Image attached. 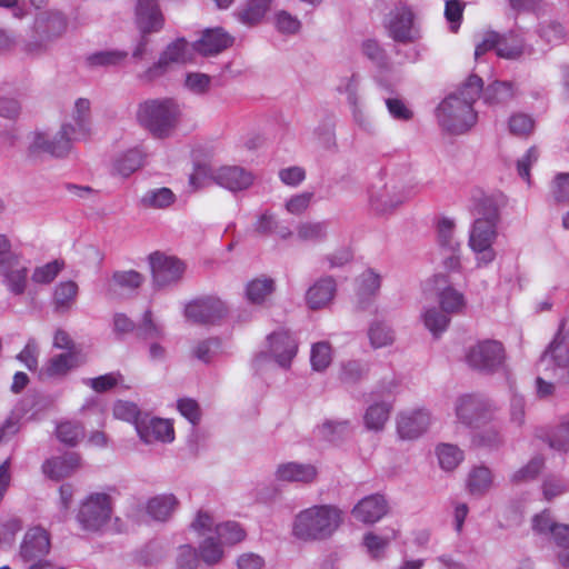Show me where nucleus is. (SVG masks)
I'll return each mask as SVG.
<instances>
[{
	"label": "nucleus",
	"instance_id": "nucleus-17",
	"mask_svg": "<svg viewBox=\"0 0 569 569\" xmlns=\"http://www.w3.org/2000/svg\"><path fill=\"white\" fill-rule=\"evenodd\" d=\"M430 421V413L425 409L401 412L397 418V432L403 440H413L427 431Z\"/></svg>",
	"mask_w": 569,
	"mask_h": 569
},
{
	"label": "nucleus",
	"instance_id": "nucleus-42",
	"mask_svg": "<svg viewBox=\"0 0 569 569\" xmlns=\"http://www.w3.org/2000/svg\"><path fill=\"white\" fill-rule=\"evenodd\" d=\"M271 0H251L244 8L237 12L239 21L244 24H256L266 14Z\"/></svg>",
	"mask_w": 569,
	"mask_h": 569
},
{
	"label": "nucleus",
	"instance_id": "nucleus-64",
	"mask_svg": "<svg viewBox=\"0 0 569 569\" xmlns=\"http://www.w3.org/2000/svg\"><path fill=\"white\" fill-rule=\"evenodd\" d=\"M552 196L557 203L569 206V173H558L552 181Z\"/></svg>",
	"mask_w": 569,
	"mask_h": 569
},
{
	"label": "nucleus",
	"instance_id": "nucleus-51",
	"mask_svg": "<svg viewBox=\"0 0 569 569\" xmlns=\"http://www.w3.org/2000/svg\"><path fill=\"white\" fill-rule=\"evenodd\" d=\"M142 166V154L139 150L132 149L121 156L114 162V170L122 177H129Z\"/></svg>",
	"mask_w": 569,
	"mask_h": 569
},
{
	"label": "nucleus",
	"instance_id": "nucleus-53",
	"mask_svg": "<svg viewBox=\"0 0 569 569\" xmlns=\"http://www.w3.org/2000/svg\"><path fill=\"white\" fill-rule=\"evenodd\" d=\"M440 467L447 471L453 470L463 459L462 451L453 445H440L437 448Z\"/></svg>",
	"mask_w": 569,
	"mask_h": 569
},
{
	"label": "nucleus",
	"instance_id": "nucleus-36",
	"mask_svg": "<svg viewBox=\"0 0 569 569\" xmlns=\"http://www.w3.org/2000/svg\"><path fill=\"white\" fill-rule=\"evenodd\" d=\"M438 301L440 309L449 316L461 313L467 303L463 293L455 289L452 286H447L439 291Z\"/></svg>",
	"mask_w": 569,
	"mask_h": 569
},
{
	"label": "nucleus",
	"instance_id": "nucleus-30",
	"mask_svg": "<svg viewBox=\"0 0 569 569\" xmlns=\"http://www.w3.org/2000/svg\"><path fill=\"white\" fill-rule=\"evenodd\" d=\"M178 505V499L173 495H160L148 501L147 512L153 520L167 521Z\"/></svg>",
	"mask_w": 569,
	"mask_h": 569
},
{
	"label": "nucleus",
	"instance_id": "nucleus-2",
	"mask_svg": "<svg viewBox=\"0 0 569 569\" xmlns=\"http://www.w3.org/2000/svg\"><path fill=\"white\" fill-rule=\"evenodd\" d=\"M181 107L172 98L149 99L137 110L138 122L157 138H167L177 128Z\"/></svg>",
	"mask_w": 569,
	"mask_h": 569
},
{
	"label": "nucleus",
	"instance_id": "nucleus-20",
	"mask_svg": "<svg viewBox=\"0 0 569 569\" xmlns=\"http://www.w3.org/2000/svg\"><path fill=\"white\" fill-rule=\"evenodd\" d=\"M388 501L379 493L369 495L358 501L351 510L353 518L365 525L378 522L388 513Z\"/></svg>",
	"mask_w": 569,
	"mask_h": 569
},
{
	"label": "nucleus",
	"instance_id": "nucleus-35",
	"mask_svg": "<svg viewBox=\"0 0 569 569\" xmlns=\"http://www.w3.org/2000/svg\"><path fill=\"white\" fill-rule=\"evenodd\" d=\"M329 222L323 221H303L296 227L297 238L303 242H322L328 236Z\"/></svg>",
	"mask_w": 569,
	"mask_h": 569
},
{
	"label": "nucleus",
	"instance_id": "nucleus-52",
	"mask_svg": "<svg viewBox=\"0 0 569 569\" xmlns=\"http://www.w3.org/2000/svg\"><path fill=\"white\" fill-rule=\"evenodd\" d=\"M174 201V194L169 188L152 189L144 193L141 202L149 208H167Z\"/></svg>",
	"mask_w": 569,
	"mask_h": 569
},
{
	"label": "nucleus",
	"instance_id": "nucleus-62",
	"mask_svg": "<svg viewBox=\"0 0 569 569\" xmlns=\"http://www.w3.org/2000/svg\"><path fill=\"white\" fill-rule=\"evenodd\" d=\"M367 373L366 367L356 360H349L341 365L339 379L342 383L355 385L359 382Z\"/></svg>",
	"mask_w": 569,
	"mask_h": 569
},
{
	"label": "nucleus",
	"instance_id": "nucleus-59",
	"mask_svg": "<svg viewBox=\"0 0 569 569\" xmlns=\"http://www.w3.org/2000/svg\"><path fill=\"white\" fill-rule=\"evenodd\" d=\"M64 262L53 260L43 266L37 267L32 273V281L36 283L48 284L52 282L59 272L63 269Z\"/></svg>",
	"mask_w": 569,
	"mask_h": 569
},
{
	"label": "nucleus",
	"instance_id": "nucleus-37",
	"mask_svg": "<svg viewBox=\"0 0 569 569\" xmlns=\"http://www.w3.org/2000/svg\"><path fill=\"white\" fill-rule=\"evenodd\" d=\"M492 485V475L487 467H475L467 480V488L471 495L482 496Z\"/></svg>",
	"mask_w": 569,
	"mask_h": 569
},
{
	"label": "nucleus",
	"instance_id": "nucleus-13",
	"mask_svg": "<svg viewBox=\"0 0 569 569\" xmlns=\"http://www.w3.org/2000/svg\"><path fill=\"white\" fill-rule=\"evenodd\" d=\"M228 315V307L218 297L208 296L188 303L184 316L199 325H214Z\"/></svg>",
	"mask_w": 569,
	"mask_h": 569
},
{
	"label": "nucleus",
	"instance_id": "nucleus-16",
	"mask_svg": "<svg viewBox=\"0 0 569 569\" xmlns=\"http://www.w3.org/2000/svg\"><path fill=\"white\" fill-rule=\"evenodd\" d=\"M83 363L78 350H69L52 356L39 372L40 379H63Z\"/></svg>",
	"mask_w": 569,
	"mask_h": 569
},
{
	"label": "nucleus",
	"instance_id": "nucleus-48",
	"mask_svg": "<svg viewBox=\"0 0 569 569\" xmlns=\"http://www.w3.org/2000/svg\"><path fill=\"white\" fill-rule=\"evenodd\" d=\"M319 433L327 441L338 443L350 436L351 428L348 421H328L319 428Z\"/></svg>",
	"mask_w": 569,
	"mask_h": 569
},
{
	"label": "nucleus",
	"instance_id": "nucleus-23",
	"mask_svg": "<svg viewBox=\"0 0 569 569\" xmlns=\"http://www.w3.org/2000/svg\"><path fill=\"white\" fill-rule=\"evenodd\" d=\"M29 269L20 261V256L12 259L11 262H6L0 268L2 276V283L7 290L14 296H22L26 292L28 284Z\"/></svg>",
	"mask_w": 569,
	"mask_h": 569
},
{
	"label": "nucleus",
	"instance_id": "nucleus-41",
	"mask_svg": "<svg viewBox=\"0 0 569 569\" xmlns=\"http://www.w3.org/2000/svg\"><path fill=\"white\" fill-rule=\"evenodd\" d=\"M127 51L103 50L88 56L87 63L90 67H116L122 64L127 60Z\"/></svg>",
	"mask_w": 569,
	"mask_h": 569
},
{
	"label": "nucleus",
	"instance_id": "nucleus-39",
	"mask_svg": "<svg viewBox=\"0 0 569 569\" xmlns=\"http://www.w3.org/2000/svg\"><path fill=\"white\" fill-rule=\"evenodd\" d=\"M274 291V281L271 278H257L251 280L246 288L247 299L251 303H262Z\"/></svg>",
	"mask_w": 569,
	"mask_h": 569
},
{
	"label": "nucleus",
	"instance_id": "nucleus-5",
	"mask_svg": "<svg viewBox=\"0 0 569 569\" xmlns=\"http://www.w3.org/2000/svg\"><path fill=\"white\" fill-rule=\"evenodd\" d=\"M33 38L26 42L23 50L29 54H41L67 30V19L60 12H42L34 20Z\"/></svg>",
	"mask_w": 569,
	"mask_h": 569
},
{
	"label": "nucleus",
	"instance_id": "nucleus-7",
	"mask_svg": "<svg viewBox=\"0 0 569 569\" xmlns=\"http://www.w3.org/2000/svg\"><path fill=\"white\" fill-rule=\"evenodd\" d=\"M112 515V498L104 492L89 495L80 505L77 520L87 531H99Z\"/></svg>",
	"mask_w": 569,
	"mask_h": 569
},
{
	"label": "nucleus",
	"instance_id": "nucleus-22",
	"mask_svg": "<svg viewBox=\"0 0 569 569\" xmlns=\"http://www.w3.org/2000/svg\"><path fill=\"white\" fill-rule=\"evenodd\" d=\"M136 24L143 34L162 29L163 17L157 0H138L136 6Z\"/></svg>",
	"mask_w": 569,
	"mask_h": 569
},
{
	"label": "nucleus",
	"instance_id": "nucleus-61",
	"mask_svg": "<svg viewBox=\"0 0 569 569\" xmlns=\"http://www.w3.org/2000/svg\"><path fill=\"white\" fill-rule=\"evenodd\" d=\"M331 347L328 342H317L311 348L310 362L316 371H323L331 363Z\"/></svg>",
	"mask_w": 569,
	"mask_h": 569
},
{
	"label": "nucleus",
	"instance_id": "nucleus-19",
	"mask_svg": "<svg viewBox=\"0 0 569 569\" xmlns=\"http://www.w3.org/2000/svg\"><path fill=\"white\" fill-rule=\"evenodd\" d=\"M210 178L218 186L232 192L249 188L253 182L251 172L238 166H223L210 173Z\"/></svg>",
	"mask_w": 569,
	"mask_h": 569
},
{
	"label": "nucleus",
	"instance_id": "nucleus-24",
	"mask_svg": "<svg viewBox=\"0 0 569 569\" xmlns=\"http://www.w3.org/2000/svg\"><path fill=\"white\" fill-rule=\"evenodd\" d=\"M232 42L233 38L222 28H216L206 30L193 47L202 56H213L229 48Z\"/></svg>",
	"mask_w": 569,
	"mask_h": 569
},
{
	"label": "nucleus",
	"instance_id": "nucleus-28",
	"mask_svg": "<svg viewBox=\"0 0 569 569\" xmlns=\"http://www.w3.org/2000/svg\"><path fill=\"white\" fill-rule=\"evenodd\" d=\"M317 476V469L310 463L287 462L278 467L276 477L281 481L311 482Z\"/></svg>",
	"mask_w": 569,
	"mask_h": 569
},
{
	"label": "nucleus",
	"instance_id": "nucleus-18",
	"mask_svg": "<svg viewBox=\"0 0 569 569\" xmlns=\"http://www.w3.org/2000/svg\"><path fill=\"white\" fill-rule=\"evenodd\" d=\"M136 430L144 443L171 442L174 439L173 426L169 420L161 418L146 416L137 421Z\"/></svg>",
	"mask_w": 569,
	"mask_h": 569
},
{
	"label": "nucleus",
	"instance_id": "nucleus-31",
	"mask_svg": "<svg viewBox=\"0 0 569 569\" xmlns=\"http://www.w3.org/2000/svg\"><path fill=\"white\" fill-rule=\"evenodd\" d=\"M143 280V276L136 270L116 271L108 290L112 296L124 291L131 292L137 290Z\"/></svg>",
	"mask_w": 569,
	"mask_h": 569
},
{
	"label": "nucleus",
	"instance_id": "nucleus-21",
	"mask_svg": "<svg viewBox=\"0 0 569 569\" xmlns=\"http://www.w3.org/2000/svg\"><path fill=\"white\" fill-rule=\"evenodd\" d=\"M270 353L282 368H289L298 351V343L288 331H278L268 336Z\"/></svg>",
	"mask_w": 569,
	"mask_h": 569
},
{
	"label": "nucleus",
	"instance_id": "nucleus-47",
	"mask_svg": "<svg viewBox=\"0 0 569 569\" xmlns=\"http://www.w3.org/2000/svg\"><path fill=\"white\" fill-rule=\"evenodd\" d=\"M380 276L372 270L365 271L359 278L358 296L360 298L359 308L365 310L367 305L363 300L367 296H373L380 289Z\"/></svg>",
	"mask_w": 569,
	"mask_h": 569
},
{
	"label": "nucleus",
	"instance_id": "nucleus-50",
	"mask_svg": "<svg viewBox=\"0 0 569 569\" xmlns=\"http://www.w3.org/2000/svg\"><path fill=\"white\" fill-rule=\"evenodd\" d=\"M476 220H485L491 224L497 226L499 221V210L495 200L487 196H481L477 199L475 206Z\"/></svg>",
	"mask_w": 569,
	"mask_h": 569
},
{
	"label": "nucleus",
	"instance_id": "nucleus-8",
	"mask_svg": "<svg viewBox=\"0 0 569 569\" xmlns=\"http://www.w3.org/2000/svg\"><path fill=\"white\" fill-rule=\"evenodd\" d=\"M496 408L482 396L463 395L455 405L457 420L468 428H479L492 420Z\"/></svg>",
	"mask_w": 569,
	"mask_h": 569
},
{
	"label": "nucleus",
	"instance_id": "nucleus-12",
	"mask_svg": "<svg viewBox=\"0 0 569 569\" xmlns=\"http://www.w3.org/2000/svg\"><path fill=\"white\" fill-rule=\"evenodd\" d=\"M71 124L64 123L60 131L52 138L46 133H34L33 140L28 148V157L37 159L41 153H49L52 157H64L71 148V142L77 141L70 131Z\"/></svg>",
	"mask_w": 569,
	"mask_h": 569
},
{
	"label": "nucleus",
	"instance_id": "nucleus-46",
	"mask_svg": "<svg viewBox=\"0 0 569 569\" xmlns=\"http://www.w3.org/2000/svg\"><path fill=\"white\" fill-rule=\"evenodd\" d=\"M368 337L373 348H383L390 346L395 340L393 330L381 321H375L368 329Z\"/></svg>",
	"mask_w": 569,
	"mask_h": 569
},
{
	"label": "nucleus",
	"instance_id": "nucleus-26",
	"mask_svg": "<svg viewBox=\"0 0 569 569\" xmlns=\"http://www.w3.org/2000/svg\"><path fill=\"white\" fill-rule=\"evenodd\" d=\"M336 281L332 277H323L311 286L306 293V301L310 309L317 310L326 307L335 297Z\"/></svg>",
	"mask_w": 569,
	"mask_h": 569
},
{
	"label": "nucleus",
	"instance_id": "nucleus-10",
	"mask_svg": "<svg viewBox=\"0 0 569 569\" xmlns=\"http://www.w3.org/2000/svg\"><path fill=\"white\" fill-rule=\"evenodd\" d=\"M467 363L481 372L492 373L502 367L505 348L497 340H483L470 347L466 353Z\"/></svg>",
	"mask_w": 569,
	"mask_h": 569
},
{
	"label": "nucleus",
	"instance_id": "nucleus-14",
	"mask_svg": "<svg viewBox=\"0 0 569 569\" xmlns=\"http://www.w3.org/2000/svg\"><path fill=\"white\" fill-rule=\"evenodd\" d=\"M153 283L158 288L177 283L184 272V264L176 257L156 251L149 256Z\"/></svg>",
	"mask_w": 569,
	"mask_h": 569
},
{
	"label": "nucleus",
	"instance_id": "nucleus-1",
	"mask_svg": "<svg viewBox=\"0 0 569 569\" xmlns=\"http://www.w3.org/2000/svg\"><path fill=\"white\" fill-rule=\"evenodd\" d=\"M342 522V512L331 505H319L301 510L292 523V535L302 541L328 539Z\"/></svg>",
	"mask_w": 569,
	"mask_h": 569
},
{
	"label": "nucleus",
	"instance_id": "nucleus-56",
	"mask_svg": "<svg viewBox=\"0 0 569 569\" xmlns=\"http://www.w3.org/2000/svg\"><path fill=\"white\" fill-rule=\"evenodd\" d=\"M545 459L541 456L533 457L526 466L517 470L511 476L512 483H522L533 480L542 470Z\"/></svg>",
	"mask_w": 569,
	"mask_h": 569
},
{
	"label": "nucleus",
	"instance_id": "nucleus-60",
	"mask_svg": "<svg viewBox=\"0 0 569 569\" xmlns=\"http://www.w3.org/2000/svg\"><path fill=\"white\" fill-rule=\"evenodd\" d=\"M546 441L549 447L561 451H569V422L563 421L557 428H555L550 433L546 436Z\"/></svg>",
	"mask_w": 569,
	"mask_h": 569
},
{
	"label": "nucleus",
	"instance_id": "nucleus-43",
	"mask_svg": "<svg viewBox=\"0 0 569 569\" xmlns=\"http://www.w3.org/2000/svg\"><path fill=\"white\" fill-rule=\"evenodd\" d=\"M397 537L396 530L391 529L385 536H378L373 532H368L363 537V546L367 548L371 558L378 559L383 556L386 548Z\"/></svg>",
	"mask_w": 569,
	"mask_h": 569
},
{
	"label": "nucleus",
	"instance_id": "nucleus-49",
	"mask_svg": "<svg viewBox=\"0 0 569 569\" xmlns=\"http://www.w3.org/2000/svg\"><path fill=\"white\" fill-rule=\"evenodd\" d=\"M482 89V79L477 74H470L456 93L461 98V102H466L472 108L480 97Z\"/></svg>",
	"mask_w": 569,
	"mask_h": 569
},
{
	"label": "nucleus",
	"instance_id": "nucleus-25",
	"mask_svg": "<svg viewBox=\"0 0 569 569\" xmlns=\"http://www.w3.org/2000/svg\"><path fill=\"white\" fill-rule=\"evenodd\" d=\"M569 359V329L565 331V320H561L555 339L540 359V365L565 363Z\"/></svg>",
	"mask_w": 569,
	"mask_h": 569
},
{
	"label": "nucleus",
	"instance_id": "nucleus-58",
	"mask_svg": "<svg viewBox=\"0 0 569 569\" xmlns=\"http://www.w3.org/2000/svg\"><path fill=\"white\" fill-rule=\"evenodd\" d=\"M538 34L547 43L558 44L565 39L566 31L560 22L548 20L539 24Z\"/></svg>",
	"mask_w": 569,
	"mask_h": 569
},
{
	"label": "nucleus",
	"instance_id": "nucleus-6",
	"mask_svg": "<svg viewBox=\"0 0 569 569\" xmlns=\"http://www.w3.org/2000/svg\"><path fill=\"white\" fill-rule=\"evenodd\" d=\"M194 47L186 39L179 38L169 43L161 52L157 62L139 74L142 82H152L164 76L171 66L186 64L193 60Z\"/></svg>",
	"mask_w": 569,
	"mask_h": 569
},
{
	"label": "nucleus",
	"instance_id": "nucleus-27",
	"mask_svg": "<svg viewBox=\"0 0 569 569\" xmlns=\"http://www.w3.org/2000/svg\"><path fill=\"white\" fill-rule=\"evenodd\" d=\"M80 466V457L76 452H68L60 457L48 459L43 466V472L51 479L60 480L69 477Z\"/></svg>",
	"mask_w": 569,
	"mask_h": 569
},
{
	"label": "nucleus",
	"instance_id": "nucleus-32",
	"mask_svg": "<svg viewBox=\"0 0 569 569\" xmlns=\"http://www.w3.org/2000/svg\"><path fill=\"white\" fill-rule=\"evenodd\" d=\"M78 284L72 281L58 283L53 291V305L57 312H67L74 305L78 297Z\"/></svg>",
	"mask_w": 569,
	"mask_h": 569
},
{
	"label": "nucleus",
	"instance_id": "nucleus-55",
	"mask_svg": "<svg viewBox=\"0 0 569 569\" xmlns=\"http://www.w3.org/2000/svg\"><path fill=\"white\" fill-rule=\"evenodd\" d=\"M138 338L144 340H157L164 337L163 328L152 319L151 310H146L141 323L137 327Z\"/></svg>",
	"mask_w": 569,
	"mask_h": 569
},
{
	"label": "nucleus",
	"instance_id": "nucleus-40",
	"mask_svg": "<svg viewBox=\"0 0 569 569\" xmlns=\"http://www.w3.org/2000/svg\"><path fill=\"white\" fill-rule=\"evenodd\" d=\"M426 328L438 338L445 332L450 323V316L441 309L431 307L422 315Z\"/></svg>",
	"mask_w": 569,
	"mask_h": 569
},
{
	"label": "nucleus",
	"instance_id": "nucleus-15",
	"mask_svg": "<svg viewBox=\"0 0 569 569\" xmlns=\"http://www.w3.org/2000/svg\"><path fill=\"white\" fill-rule=\"evenodd\" d=\"M390 37L401 43L415 42L419 39V30L413 23V13L407 7L395 9L388 22Z\"/></svg>",
	"mask_w": 569,
	"mask_h": 569
},
{
	"label": "nucleus",
	"instance_id": "nucleus-4",
	"mask_svg": "<svg viewBox=\"0 0 569 569\" xmlns=\"http://www.w3.org/2000/svg\"><path fill=\"white\" fill-rule=\"evenodd\" d=\"M437 119L445 131L461 134L476 123L477 113L457 93H451L439 104Z\"/></svg>",
	"mask_w": 569,
	"mask_h": 569
},
{
	"label": "nucleus",
	"instance_id": "nucleus-9",
	"mask_svg": "<svg viewBox=\"0 0 569 569\" xmlns=\"http://www.w3.org/2000/svg\"><path fill=\"white\" fill-rule=\"evenodd\" d=\"M50 551L49 533L41 527L30 528L21 542L20 557L30 563L28 569H52L50 561L43 559Z\"/></svg>",
	"mask_w": 569,
	"mask_h": 569
},
{
	"label": "nucleus",
	"instance_id": "nucleus-3",
	"mask_svg": "<svg viewBox=\"0 0 569 569\" xmlns=\"http://www.w3.org/2000/svg\"><path fill=\"white\" fill-rule=\"evenodd\" d=\"M387 180L383 183L372 184L369 189L371 208L378 213H388L402 204L413 194V187L409 181V168H403L400 177L386 172Z\"/></svg>",
	"mask_w": 569,
	"mask_h": 569
},
{
	"label": "nucleus",
	"instance_id": "nucleus-11",
	"mask_svg": "<svg viewBox=\"0 0 569 569\" xmlns=\"http://www.w3.org/2000/svg\"><path fill=\"white\" fill-rule=\"evenodd\" d=\"M496 238L497 226L485 220H475L469 232V247L476 253L478 267H486L496 259L492 248Z\"/></svg>",
	"mask_w": 569,
	"mask_h": 569
},
{
	"label": "nucleus",
	"instance_id": "nucleus-44",
	"mask_svg": "<svg viewBox=\"0 0 569 569\" xmlns=\"http://www.w3.org/2000/svg\"><path fill=\"white\" fill-rule=\"evenodd\" d=\"M437 239L441 251L460 250V243L455 239V222L449 218H442L437 224Z\"/></svg>",
	"mask_w": 569,
	"mask_h": 569
},
{
	"label": "nucleus",
	"instance_id": "nucleus-57",
	"mask_svg": "<svg viewBox=\"0 0 569 569\" xmlns=\"http://www.w3.org/2000/svg\"><path fill=\"white\" fill-rule=\"evenodd\" d=\"M57 437L58 439L68 445L76 446L78 441L83 437V428L78 422L64 421L57 426Z\"/></svg>",
	"mask_w": 569,
	"mask_h": 569
},
{
	"label": "nucleus",
	"instance_id": "nucleus-29",
	"mask_svg": "<svg viewBox=\"0 0 569 569\" xmlns=\"http://www.w3.org/2000/svg\"><path fill=\"white\" fill-rule=\"evenodd\" d=\"M70 131L76 140H83L90 133V101L79 98L74 103Z\"/></svg>",
	"mask_w": 569,
	"mask_h": 569
},
{
	"label": "nucleus",
	"instance_id": "nucleus-63",
	"mask_svg": "<svg viewBox=\"0 0 569 569\" xmlns=\"http://www.w3.org/2000/svg\"><path fill=\"white\" fill-rule=\"evenodd\" d=\"M221 342L218 338H209L199 341L193 349V356L204 362L209 363L213 357L218 353Z\"/></svg>",
	"mask_w": 569,
	"mask_h": 569
},
{
	"label": "nucleus",
	"instance_id": "nucleus-33",
	"mask_svg": "<svg viewBox=\"0 0 569 569\" xmlns=\"http://www.w3.org/2000/svg\"><path fill=\"white\" fill-rule=\"evenodd\" d=\"M527 52L523 39L513 31L500 34L497 56L505 59L517 60Z\"/></svg>",
	"mask_w": 569,
	"mask_h": 569
},
{
	"label": "nucleus",
	"instance_id": "nucleus-45",
	"mask_svg": "<svg viewBox=\"0 0 569 569\" xmlns=\"http://www.w3.org/2000/svg\"><path fill=\"white\" fill-rule=\"evenodd\" d=\"M357 88H358V80H357L356 76H352L349 79V81L346 86V89H345V91L348 94V97H347L348 102L352 107V117L359 127H361L365 130H370L371 122L369 121V119L367 118L365 112L360 109V107L358 106Z\"/></svg>",
	"mask_w": 569,
	"mask_h": 569
},
{
	"label": "nucleus",
	"instance_id": "nucleus-38",
	"mask_svg": "<svg viewBox=\"0 0 569 569\" xmlns=\"http://www.w3.org/2000/svg\"><path fill=\"white\" fill-rule=\"evenodd\" d=\"M391 406L387 402H377L371 405L363 417L365 425L369 430H382L389 419Z\"/></svg>",
	"mask_w": 569,
	"mask_h": 569
},
{
	"label": "nucleus",
	"instance_id": "nucleus-54",
	"mask_svg": "<svg viewBox=\"0 0 569 569\" xmlns=\"http://www.w3.org/2000/svg\"><path fill=\"white\" fill-rule=\"evenodd\" d=\"M219 540L226 545H234L242 541L246 537L244 530L238 522L227 521L216 527Z\"/></svg>",
	"mask_w": 569,
	"mask_h": 569
},
{
	"label": "nucleus",
	"instance_id": "nucleus-34",
	"mask_svg": "<svg viewBox=\"0 0 569 569\" xmlns=\"http://www.w3.org/2000/svg\"><path fill=\"white\" fill-rule=\"evenodd\" d=\"M516 96V88L509 81H495L483 90V101L488 104H503Z\"/></svg>",
	"mask_w": 569,
	"mask_h": 569
}]
</instances>
